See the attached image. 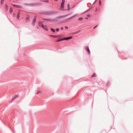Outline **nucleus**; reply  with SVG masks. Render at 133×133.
Listing matches in <instances>:
<instances>
[{"instance_id": "f257e3e1", "label": "nucleus", "mask_w": 133, "mask_h": 133, "mask_svg": "<svg viewBox=\"0 0 133 133\" xmlns=\"http://www.w3.org/2000/svg\"><path fill=\"white\" fill-rule=\"evenodd\" d=\"M42 3H28L27 5L30 6H37L41 5Z\"/></svg>"}, {"instance_id": "f03ea898", "label": "nucleus", "mask_w": 133, "mask_h": 133, "mask_svg": "<svg viewBox=\"0 0 133 133\" xmlns=\"http://www.w3.org/2000/svg\"><path fill=\"white\" fill-rule=\"evenodd\" d=\"M58 12L56 11H46V15H51L57 14Z\"/></svg>"}, {"instance_id": "7ed1b4c3", "label": "nucleus", "mask_w": 133, "mask_h": 133, "mask_svg": "<svg viewBox=\"0 0 133 133\" xmlns=\"http://www.w3.org/2000/svg\"><path fill=\"white\" fill-rule=\"evenodd\" d=\"M59 19H61L60 16L57 17L55 19H51V22H58V20Z\"/></svg>"}, {"instance_id": "20e7f679", "label": "nucleus", "mask_w": 133, "mask_h": 133, "mask_svg": "<svg viewBox=\"0 0 133 133\" xmlns=\"http://www.w3.org/2000/svg\"><path fill=\"white\" fill-rule=\"evenodd\" d=\"M37 17L36 16H34V19L32 21V26H34L35 25V23L36 21V18H37Z\"/></svg>"}, {"instance_id": "39448f33", "label": "nucleus", "mask_w": 133, "mask_h": 133, "mask_svg": "<svg viewBox=\"0 0 133 133\" xmlns=\"http://www.w3.org/2000/svg\"><path fill=\"white\" fill-rule=\"evenodd\" d=\"M71 19L70 17L69 18H68L66 19H65V20L64 21H59V22H58V24H61L62 23H63L65 22H67L69 20Z\"/></svg>"}, {"instance_id": "423d86ee", "label": "nucleus", "mask_w": 133, "mask_h": 133, "mask_svg": "<svg viewBox=\"0 0 133 133\" xmlns=\"http://www.w3.org/2000/svg\"><path fill=\"white\" fill-rule=\"evenodd\" d=\"M85 49L86 50L87 52L89 54H90V50L89 49L88 46H86L85 47Z\"/></svg>"}, {"instance_id": "0eeeda50", "label": "nucleus", "mask_w": 133, "mask_h": 133, "mask_svg": "<svg viewBox=\"0 0 133 133\" xmlns=\"http://www.w3.org/2000/svg\"><path fill=\"white\" fill-rule=\"evenodd\" d=\"M12 5L15 7L17 8H22V7L19 5H16V4H12Z\"/></svg>"}, {"instance_id": "6e6552de", "label": "nucleus", "mask_w": 133, "mask_h": 133, "mask_svg": "<svg viewBox=\"0 0 133 133\" xmlns=\"http://www.w3.org/2000/svg\"><path fill=\"white\" fill-rule=\"evenodd\" d=\"M30 17L29 16H27L26 18L25 21L26 23L29 22L30 21Z\"/></svg>"}, {"instance_id": "1a4fd4ad", "label": "nucleus", "mask_w": 133, "mask_h": 133, "mask_svg": "<svg viewBox=\"0 0 133 133\" xmlns=\"http://www.w3.org/2000/svg\"><path fill=\"white\" fill-rule=\"evenodd\" d=\"M43 28L44 30H45L46 31H48V29L47 28V27L45 25H43L41 27Z\"/></svg>"}, {"instance_id": "9d476101", "label": "nucleus", "mask_w": 133, "mask_h": 133, "mask_svg": "<svg viewBox=\"0 0 133 133\" xmlns=\"http://www.w3.org/2000/svg\"><path fill=\"white\" fill-rule=\"evenodd\" d=\"M64 3H61V8L60 9V10H63V9L64 8Z\"/></svg>"}, {"instance_id": "9b49d317", "label": "nucleus", "mask_w": 133, "mask_h": 133, "mask_svg": "<svg viewBox=\"0 0 133 133\" xmlns=\"http://www.w3.org/2000/svg\"><path fill=\"white\" fill-rule=\"evenodd\" d=\"M70 15V14H68L64 16H60V17H61V18H66L68 16H69Z\"/></svg>"}, {"instance_id": "f8f14e48", "label": "nucleus", "mask_w": 133, "mask_h": 133, "mask_svg": "<svg viewBox=\"0 0 133 133\" xmlns=\"http://www.w3.org/2000/svg\"><path fill=\"white\" fill-rule=\"evenodd\" d=\"M43 20L48 22H51V19H46L44 18L43 19Z\"/></svg>"}, {"instance_id": "ddd939ff", "label": "nucleus", "mask_w": 133, "mask_h": 133, "mask_svg": "<svg viewBox=\"0 0 133 133\" xmlns=\"http://www.w3.org/2000/svg\"><path fill=\"white\" fill-rule=\"evenodd\" d=\"M44 25L43 23L41 22V21H40L39 22V24H38V26H41V27H42V26H43Z\"/></svg>"}, {"instance_id": "4468645a", "label": "nucleus", "mask_w": 133, "mask_h": 133, "mask_svg": "<svg viewBox=\"0 0 133 133\" xmlns=\"http://www.w3.org/2000/svg\"><path fill=\"white\" fill-rule=\"evenodd\" d=\"M49 36L50 37H52L57 38L58 37V36L57 35H50Z\"/></svg>"}, {"instance_id": "2eb2a0df", "label": "nucleus", "mask_w": 133, "mask_h": 133, "mask_svg": "<svg viewBox=\"0 0 133 133\" xmlns=\"http://www.w3.org/2000/svg\"><path fill=\"white\" fill-rule=\"evenodd\" d=\"M5 11H7L8 10V5L6 4H5Z\"/></svg>"}, {"instance_id": "dca6fc26", "label": "nucleus", "mask_w": 133, "mask_h": 133, "mask_svg": "<svg viewBox=\"0 0 133 133\" xmlns=\"http://www.w3.org/2000/svg\"><path fill=\"white\" fill-rule=\"evenodd\" d=\"M39 13V14L42 15H46V11L45 12H40Z\"/></svg>"}, {"instance_id": "f3484780", "label": "nucleus", "mask_w": 133, "mask_h": 133, "mask_svg": "<svg viewBox=\"0 0 133 133\" xmlns=\"http://www.w3.org/2000/svg\"><path fill=\"white\" fill-rule=\"evenodd\" d=\"M20 13L19 12H18L17 16V19H19L20 17Z\"/></svg>"}, {"instance_id": "a211bd4d", "label": "nucleus", "mask_w": 133, "mask_h": 133, "mask_svg": "<svg viewBox=\"0 0 133 133\" xmlns=\"http://www.w3.org/2000/svg\"><path fill=\"white\" fill-rule=\"evenodd\" d=\"M18 96L17 95H15V96L12 99L11 101H12L15 99L16 98H17Z\"/></svg>"}, {"instance_id": "6ab92c4d", "label": "nucleus", "mask_w": 133, "mask_h": 133, "mask_svg": "<svg viewBox=\"0 0 133 133\" xmlns=\"http://www.w3.org/2000/svg\"><path fill=\"white\" fill-rule=\"evenodd\" d=\"M81 31V30H78V31H77V32H74L72 33V34H76L78 33L79 32H80Z\"/></svg>"}, {"instance_id": "aec40b11", "label": "nucleus", "mask_w": 133, "mask_h": 133, "mask_svg": "<svg viewBox=\"0 0 133 133\" xmlns=\"http://www.w3.org/2000/svg\"><path fill=\"white\" fill-rule=\"evenodd\" d=\"M91 9V8H89V9H88V10H86V11H84V12H83V14H85V13L87 12H88L89 11V10H90Z\"/></svg>"}, {"instance_id": "412c9836", "label": "nucleus", "mask_w": 133, "mask_h": 133, "mask_svg": "<svg viewBox=\"0 0 133 133\" xmlns=\"http://www.w3.org/2000/svg\"><path fill=\"white\" fill-rule=\"evenodd\" d=\"M13 11V9L11 7H10V14H11Z\"/></svg>"}, {"instance_id": "4be33fe9", "label": "nucleus", "mask_w": 133, "mask_h": 133, "mask_svg": "<svg viewBox=\"0 0 133 133\" xmlns=\"http://www.w3.org/2000/svg\"><path fill=\"white\" fill-rule=\"evenodd\" d=\"M67 6L68 8L67 10H70L71 9V8H70V4H67Z\"/></svg>"}, {"instance_id": "5701e85b", "label": "nucleus", "mask_w": 133, "mask_h": 133, "mask_svg": "<svg viewBox=\"0 0 133 133\" xmlns=\"http://www.w3.org/2000/svg\"><path fill=\"white\" fill-rule=\"evenodd\" d=\"M67 40H68L72 38V36H70V37H66Z\"/></svg>"}, {"instance_id": "b1692460", "label": "nucleus", "mask_w": 133, "mask_h": 133, "mask_svg": "<svg viewBox=\"0 0 133 133\" xmlns=\"http://www.w3.org/2000/svg\"><path fill=\"white\" fill-rule=\"evenodd\" d=\"M77 14L75 15L72 16V17H70V18L71 19L72 18H74V17L77 16Z\"/></svg>"}, {"instance_id": "393cba45", "label": "nucleus", "mask_w": 133, "mask_h": 133, "mask_svg": "<svg viewBox=\"0 0 133 133\" xmlns=\"http://www.w3.org/2000/svg\"><path fill=\"white\" fill-rule=\"evenodd\" d=\"M63 41L62 39V38H61V39H58L56 41V42H59L60 41Z\"/></svg>"}, {"instance_id": "a878e982", "label": "nucleus", "mask_w": 133, "mask_h": 133, "mask_svg": "<svg viewBox=\"0 0 133 133\" xmlns=\"http://www.w3.org/2000/svg\"><path fill=\"white\" fill-rule=\"evenodd\" d=\"M110 85V83L109 82H108L107 83L106 86L107 87H109Z\"/></svg>"}, {"instance_id": "bb28decb", "label": "nucleus", "mask_w": 133, "mask_h": 133, "mask_svg": "<svg viewBox=\"0 0 133 133\" xmlns=\"http://www.w3.org/2000/svg\"><path fill=\"white\" fill-rule=\"evenodd\" d=\"M83 19V18L82 17H81L79 18L78 20L79 21H81Z\"/></svg>"}, {"instance_id": "cd10ccee", "label": "nucleus", "mask_w": 133, "mask_h": 133, "mask_svg": "<svg viewBox=\"0 0 133 133\" xmlns=\"http://www.w3.org/2000/svg\"><path fill=\"white\" fill-rule=\"evenodd\" d=\"M96 74L95 73H94L91 76V77H96Z\"/></svg>"}, {"instance_id": "c85d7f7f", "label": "nucleus", "mask_w": 133, "mask_h": 133, "mask_svg": "<svg viewBox=\"0 0 133 133\" xmlns=\"http://www.w3.org/2000/svg\"><path fill=\"white\" fill-rule=\"evenodd\" d=\"M51 30L54 32H55V30L53 28H51Z\"/></svg>"}, {"instance_id": "c756f323", "label": "nucleus", "mask_w": 133, "mask_h": 133, "mask_svg": "<svg viewBox=\"0 0 133 133\" xmlns=\"http://www.w3.org/2000/svg\"><path fill=\"white\" fill-rule=\"evenodd\" d=\"M90 17V15H88L87 16V17L85 18V19H88L89 18V17Z\"/></svg>"}, {"instance_id": "7c9ffc66", "label": "nucleus", "mask_w": 133, "mask_h": 133, "mask_svg": "<svg viewBox=\"0 0 133 133\" xmlns=\"http://www.w3.org/2000/svg\"><path fill=\"white\" fill-rule=\"evenodd\" d=\"M42 1V2H45L48 3L49 2L48 0H44V1Z\"/></svg>"}, {"instance_id": "2f4dec72", "label": "nucleus", "mask_w": 133, "mask_h": 133, "mask_svg": "<svg viewBox=\"0 0 133 133\" xmlns=\"http://www.w3.org/2000/svg\"><path fill=\"white\" fill-rule=\"evenodd\" d=\"M62 39L63 41H64V40H67V38L66 37L64 38H62Z\"/></svg>"}, {"instance_id": "473e14b6", "label": "nucleus", "mask_w": 133, "mask_h": 133, "mask_svg": "<svg viewBox=\"0 0 133 133\" xmlns=\"http://www.w3.org/2000/svg\"><path fill=\"white\" fill-rule=\"evenodd\" d=\"M99 4L100 5H101V0H99Z\"/></svg>"}, {"instance_id": "72a5a7b5", "label": "nucleus", "mask_w": 133, "mask_h": 133, "mask_svg": "<svg viewBox=\"0 0 133 133\" xmlns=\"http://www.w3.org/2000/svg\"><path fill=\"white\" fill-rule=\"evenodd\" d=\"M65 2V0H62V2L61 3L64 4Z\"/></svg>"}, {"instance_id": "f704fd0d", "label": "nucleus", "mask_w": 133, "mask_h": 133, "mask_svg": "<svg viewBox=\"0 0 133 133\" xmlns=\"http://www.w3.org/2000/svg\"><path fill=\"white\" fill-rule=\"evenodd\" d=\"M56 30L57 32H59V29L58 28H57L56 29Z\"/></svg>"}, {"instance_id": "c9c22d12", "label": "nucleus", "mask_w": 133, "mask_h": 133, "mask_svg": "<svg viewBox=\"0 0 133 133\" xmlns=\"http://www.w3.org/2000/svg\"><path fill=\"white\" fill-rule=\"evenodd\" d=\"M64 28L66 29H68V27L67 26H65V27H64Z\"/></svg>"}, {"instance_id": "e433bc0d", "label": "nucleus", "mask_w": 133, "mask_h": 133, "mask_svg": "<svg viewBox=\"0 0 133 133\" xmlns=\"http://www.w3.org/2000/svg\"><path fill=\"white\" fill-rule=\"evenodd\" d=\"M3 2L1 1L0 3L1 5H2L3 4Z\"/></svg>"}, {"instance_id": "4c0bfd02", "label": "nucleus", "mask_w": 133, "mask_h": 133, "mask_svg": "<svg viewBox=\"0 0 133 133\" xmlns=\"http://www.w3.org/2000/svg\"><path fill=\"white\" fill-rule=\"evenodd\" d=\"M98 26V25H96V26H95L94 28H93V29H95V28L97 27Z\"/></svg>"}, {"instance_id": "58836bf2", "label": "nucleus", "mask_w": 133, "mask_h": 133, "mask_svg": "<svg viewBox=\"0 0 133 133\" xmlns=\"http://www.w3.org/2000/svg\"><path fill=\"white\" fill-rule=\"evenodd\" d=\"M61 29L62 30H63V27H61Z\"/></svg>"}, {"instance_id": "ea45409f", "label": "nucleus", "mask_w": 133, "mask_h": 133, "mask_svg": "<svg viewBox=\"0 0 133 133\" xmlns=\"http://www.w3.org/2000/svg\"><path fill=\"white\" fill-rule=\"evenodd\" d=\"M39 92L38 91L36 93V94H39Z\"/></svg>"}, {"instance_id": "a19ab883", "label": "nucleus", "mask_w": 133, "mask_h": 133, "mask_svg": "<svg viewBox=\"0 0 133 133\" xmlns=\"http://www.w3.org/2000/svg\"><path fill=\"white\" fill-rule=\"evenodd\" d=\"M16 15V14L14 13L13 14V17H14Z\"/></svg>"}, {"instance_id": "79ce46f5", "label": "nucleus", "mask_w": 133, "mask_h": 133, "mask_svg": "<svg viewBox=\"0 0 133 133\" xmlns=\"http://www.w3.org/2000/svg\"><path fill=\"white\" fill-rule=\"evenodd\" d=\"M5 0H1V1L2 2H4Z\"/></svg>"}, {"instance_id": "37998d69", "label": "nucleus", "mask_w": 133, "mask_h": 133, "mask_svg": "<svg viewBox=\"0 0 133 133\" xmlns=\"http://www.w3.org/2000/svg\"><path fill=\"white\" fill-rule=\"evenodd\" d=\"M95 12H97V9H96L95 10Z\"/></svg>"}, {"instance_id": "c03bdc74", "label": "nucleus", "mask_w": 133, "mask_h": 133, "mask_svg": "<svg viewBox=\"0 0 133 133\" xmlns=\"http://www.w3.org/2000/svg\"><path fill=\"white\" fill-rule=\"evenodd\" d=\"M55 1L57 2L58 1V0H54Z\"/></svg>"}, {"instance_id": "a18cd8bd", "label": "nucleus", "mask_w": 133, "mask_h": 133, "mask_svg": "<svg viewBox=\"0 0 133 133\" xmlns=\"http://www.w3.org/2000/svg\"><path fill=\"white\" fill-rule=\"evenodd\" d=\"M65 10H67V9H65Z\"/></svg>"}, {"instance_id": "49530a36", "label": "nucleus", "mask_w": 133, "mask_h": 133, "mask_svg": "<svg viewBox=\"0 0 133 133\" xmlns=\"http://www.w3.org/2000/svg\"><path fill=\"white\" fill-rule=\"evenodd\" d=\"M44 0H40L42 2V1H44Z\"/></svg>"}, {"instance_id": "de8ad7c7", "label": "nucleus", "mask_w": 133, "mask_h": 133, "mask_svg": "<svg viewBox=\"0 0 133 133\" xmlns=\"http://www.w3.org/2000/svg\"><path fill=\"white\" fill-rule=\"evenodd\" d=\"M95 2H94V3H93V4H94V3H95Z\"/></svg>"}, {"instance_id": "09e8293b", "label": "nucleus", "mask_w": 133, "mask_h": 133, "mask_svg": "<svg viewBox=\"0 0 133 133\" xmlns=\"http://www.w3.org/2000/svg\"><path fill=\"white\" fill-rule=\"evenodd\" d=\"M95 2H94V3H93V4H94V3H95Z\"/></svg>"}, {"instance_id": "8fccbe9b", "label": "nucleus", "mask_w": 133, "mask_h": 133, "mask_svg": "<svg viewBox=\"0 0 133 133\" xmlns=\"http://www.w3.org/2000/svg\"><path fill=\"white\" fill-rule=\"evenodd\" d=\"M95 2H94V3H93V4H94V3H95Z\"/></svg>"}, {"instance_id": "3c124183", "label": "nucleus", "mask_w": 133, "mask_h": 133, "mask_svg": "<svg viewBox=\"0 0 133 133\" xmlns=\"http://www.w3.org/2000/svg\"><path fill=\"white\" fill-rule=\"evenodd\" d=\"M95 2H94V3H93V4H94V3H95Z\"/></svg>"}, {"instance_id": "603ef678", "label": "nucleus", "mask_w": 133, "mask_h": 133, "mask_svg": "<svg viewBox=\"0 0 133 133\" xmlns=\"http://www.w3.org/2000/svg\"><path fill=\"white\" fill-rule=\"evenodd\" d=\"M95 2H94V3H93V4H94V3H95Z\"/></svg>"}, {"instance_id": "864d4df0", "label": "nucleus", "mask_w": 133, "mask_h": 133, "mask_svg": "<svg viewBox=\"0 0 133 133\" xmlns=\"http://www.w3.org/2000/svg\"><path fill=\"white\" fill-rule=\"evenodd\" d=\"M37 28H38V26H37Z\"/></svg>"}]
</instances>
